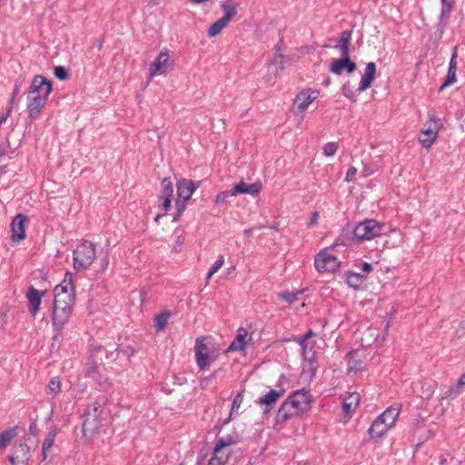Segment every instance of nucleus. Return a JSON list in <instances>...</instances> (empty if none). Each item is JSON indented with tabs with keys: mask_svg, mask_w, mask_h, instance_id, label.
Here are the masks:
<instances>
[{
	"mask_svg": "<svg viewBox=\"0 0 465 465\" xmlns=\"http://www.w3.org/2000/svg\"><path fill=\"white\" fill-rule=\"evenodd\" d=\"M72 312L73 308H69V306L63 307L53 304L52 324L55 331L53 337L54 340H58L62 330L69 322Z\"/></svg>",
	"mask_w": 465,
	"mask_h": 465,
	"instance_id": "obj_3",
	"label": "nucleus"
},
{
	"mask_svg": "<svg viewBox=\"0 0 465 465\" xmlns=\"http://www.w3.org/2000/svg\"><path fill=\"white\" fill-rule=\"evenodd\" d=\"M95 258L94 244L89 241H84L74 251V268L77 271L89 268Z\"/></svg>",
	"mask_w": 465,
	"mask_h": 465,
	"instance_id": "obj_1",
	"label": "nucleus"
},
{
	"mask_svg": "<svg viewBox=\"0 0 465 465\" xmlns=\"http://www.w3.org/2000/svg\"><path fill=\"white\" fill-rule=\"evenodd\" d=\"M47 99L48 96L43 95V97L34 96L31 100H28L26 110L31 120H35L40 115Z\"/></svg>",
	"mask_w": 465,
	"mask_h": 465,
	"instance_id": "obj_18",
	"label": "nucleus"
},
{
	"mask_svg": "<svg viewBox=\"0 0 465 465\" xmlns=\"http://www.w3.org/2000/svg\"><path fill=\"white\" fill-rule=\"evenodd\" d=\"M221 9L223 11L224 15L221 17L227 25L231 21L232 17H234L237 14V10L234 5H228L226 3L221 4Z\"/></svg>",
	"mask_w": 465,
	"mask_h": 465,
	"instance_id": "obj_38",
	"label": "nucleus"
},
{
	"mask_svg": "<svg viewBox=\"0 0 465 465\" xmlns=\"http://www.w3.org/2000/svg\"><path fill=\"white\" fill-rule=\"evenodd\" d=\"M18 435V426L6 429L0 433V450L5 449Z\"/></svg>",
	"mask_w": 465,
	"mask_h": 465,
	"instance_id": "obj_31",
	"label": "nucleus"
},
{
	"mask_svg": "<svg viewBox=\"0 0 465 465\" xmlns=\"http://www.w3.org/2000/svg\"><path fill=\"white\" fill-rule=\"evenodd\" d=\"M360 401V395L357 392L351 393L342 403V411L345 414H351Z\"/></svg>",
	"mask_w": 465,
	"mask_h": 465,
	"instance_id": "obj_33",
	"label": "nucleus"
},
{
	"mask_svg": "<svg viewBox=\"0 0 465 465\" xmlns=\"http://www.w3.org/2000/svg\"><path fill=\"white\" fill-rule=\"evenodd\" d=\"M250 340H252V336L249 335L247 330L243 327H240L226 351H244Z\"/></svg>",
	"mask_w": 465,
	"mask_h": 465,
	"instance_id": "obj_13",
	"label": "nucleus"
},
{
	"mask_svg": "<svg viewBox=\"0 0 465 465\" xmlns=\"http://www.w3.org/2000/svg\"><path fill=\"white\" fill-rule=\"evenodd\" d=\"M316 333L312 330H308L302 336L297 337L295 341L299 342L301 347L308 346L307 341L312 337H315Z\"/></svg>",
	"mask_w": 465,
	"mask_h": 465,
	"instance_id": "obj_57",
	"label": "nucleus"
},
{
	"mask_svg": "<svg viewBox=\"0 0 465 465\" xmlns=\"http://www.w3.org/2000/svg\"><path fill=\"white\" fill-rule=\"evenodd\" d=\"M389 429L390 427L386 425L383 420H381L379 417H377L369 428L368 433L371 440L377 441L389 430Z\"/></svg>",
	"mask_w": 465,
	"mask_h": 465,
	"instance_id": "obj_21",
	"label": "nucleus"
},
{
	"mask_svg": "<svg viewBox=\"0 0 465 465\" xmlns=\"http://www.w3.org/2000/svg\"><path fill=\"white\" fill-rule=\"evenodd\" d=\"M308 346L302 347V356L305 361H308L310 363H312L315 356V351H312L311 348L310 350L307 349Z\"/></svg>",
	"mask_w": 465,
	"mask_h": 465,
	"instance_id": "obj_59",
	"label": "nucleus"
},
{
	"mask_svg": "<svg viewBox=\"0 0 465 465\" xmlns=\"http://www.w3.org/2000/svg\"><path fill=\"white\" fill-rule=\"evenodd\" d=\"M56 434H57V429L55 426H54L48 432V434H47L46 438L45 439L43 445H42L43 460H45L47 458L46 452L54 445Z\"/></svg>",
	"mask_w": 465,
	"mask_h": 465,
	"instance_id": "obj_34",
	"label": "nucleus"
},
{
	"mask_svg": "<svg viewBox=\"0 0 465 465\" xmlns=\"http://www.w3.org/2000/svg\"><path fill=\"white\" fill-rule=\"evenodd\" d=\"M376 64L374 62H370L366 64L365 71L361 76L359 87L357 88L358 93H361L371 86L372 82L376 77Z\"/></svg>",
	"mask_w": 465,
	"mask_h": 465,
	"instance_id": "obj_17",
	"label": "nucleus"
},
{
	"mask_svg": "<svg viewBox=\"0 0 465 465\" xmlns=\"http://www.w3.org/2000/svg\"><path fill=\"white\" fill-rule=\"evenodd\" d=\"M243 392L244 389L239 391L232 400V407H231V416H233L234 413L238 412V409L243 401Z\"/></svg>",
	"mask_w": 465,
	"mask_h": 465,
	"instance_id": "obj_48",
	"label": "nucleus"
},
{
	"mask_svg": "<svg viewBox=\"0 0 465 465\" xmlns=\"http://www.w3.org/2000/svg\"><path fill=\"white\" fill-rule=\"evenodd\" d=\"M338 150V144L337 143H334V142H330V143H327L324 146H323V154L325 156H333L336 152Z\"/></svg>",
	"mask_w": 465,
	"mask_h": 465,
	"instance_id": "obj_56",
	"label": "nucleus"
},
{
	"mask_svg": "<svg viewBox=\"0 0 465 465\" xmlns=\"http://www.w3.org/2000/svg\"><path fill=\"white\" fill-rule=\"evenodd\" d=\"M294 401H298L299 403L303 407V410L307 411L311 409V403L312 401V395L304 389L297 390L291 393Z\"/></svg>",
	"mask_w": 465,
	"mask_h": 465,
	"instance_id": "obj_27",
	"label": "nucleus"
},
{
	"mask_svg": "<svg viewBox=\"0 0 465 465\" xmlns=\"http://www.w3.org/2000/svg\"><path fill=\"white\" fill-rule=\"evenodd\" d=\"M12 454L8 457L11 465L22 463L28 465L30 460V448L22 441H15L11 449Z\"/></svg>",
	"mask_w": 465,
	"mask_h": 465,
	"instance_id": "obj_6",
	"label": "nucleus"
},
{
	"mask_svg": "<svg viewBox=\"0 0 465 465\" xmlns=\"http://www.w3.org/2000/svg\"><path fill=\"white\" fill-rule=\"evenodd\" d=\"M343 278H344L345 282L347 283V285L350 288H352L354 290L361 289L362 284L360 282V281L354 275V272H351V271L346 272L343 275Z\"/></svg>",
	"mask_w": 465,
	"mask_h": 465,
	"instance_id": "obj_39",
	"label": "nucleus"
},
{
	"mask_svg": "<svg viewBox=\"0 0 465 465\" xmlns=\"http://www.w3.org/2000/svg\"><path fill=\"white\" fill-rule=\"evenodd\" d=\"M351 30H344L341 32L340 38L337 40L335 47L350 46L351 40Z\"/></svg>",
	"mask_w": 465,
	"mask_h": 465,
	"instance_id": "obj_44",
	"label": "nucleus"
},
{
	"mask_svg": "<svg viewBox=\"0 0 465 465\" xmlns=\"http://www.w3.org/2000/svg\"><path fill=\"white\" fill-rule=\"evenodd\" d=\"M341 94L346 98L350 99L352 102H356L355 99V91L353 90L350 81L344 83L341 86Z\"/></svg>",
	"mask_w": 465,
	"mask_h": 465,
	"instance_id": "obj_49",
	"label": "nucleus"
},
{
	"mask_svg": "<svg viewBox=\"0 0 465 465\" xmlns=\"http://www.w3.org/2000/svg\"><path fill=\"white\" fill-rule=\"evenodd\" d=\"M429 120L425 123L424 127L429 130L437 129V133L443 127L441 120L434 115V114L429 113Z\"/></svg>",
	"mask_w": 465,
	"mask_h": 465,
	"instance_id": "obj_40",
	"label": "nucleus"
},
{
	"mask_svg": "<svg viewBox=\"0 0 465 465\" xmlns=\"http://www.w3.org/2000/svg\"><path fill=\"white\" fill-rule=\"evenodd\" d=\"M354 233V228H344L336 239V242L344 246H351L356 243H360V239H358Z\"/></svg>",
	"mask_w": 465,
	"mask_h": 465,
	"instance_id": "obj_23",
	"label": "nucleus"
},
{
	"mask_svg": "<svg viewBox=\"0 0 465 465\" xmlns=\"http://www.w3.org/2000/svg\"><path fill=\"white\" fill-rule=\"evenodd\" d=\"M201 182L193 183L192 180L182 178L177 183V198L189 200Z\"/></svg>",
	"mask_w": 465,
	"mask_h": 465,
	"instance_id": "obj_15",
	"label": "nucleus"
},
{
	"mask_svg": "<svg viewBox=\"0 0 465 465\" xmlns=\"http://www.w3.org/2000/svg\"><path fill=\"white\" fill-rule=\"evenodd\" d=\"M101 363L97 360H89V366L85 371V377L92 378L100 385L101 390H107L110 387V383L106 380L102 381V375L98 371V365Z\"/></svg>",
	"mask_w": 465,
	"mask_h": 465,
	"instance_id": "obj_20",
	"label": "nucleus"
},
{
	"mask_svg": "<svg viewBox=\"0 0 465 465\" xmlns=\"http://www.w3.org/2000/svg\"><path fill=\"white\" fill-rule=\"evenodd\" d=\"M354 232L361 242L369 241L385 234V224L373 219L365 220L354 227Z\"/></svg>",
	"mask_w": 465,
	"mask_h": 465,
	"instance_id": "obj_2",
	"label": "nucleus"
},
{
	"mask_svg": "<svg viewBox=\"0 0 465 465\" xmlns=\"http://www.w3.org/2000/svg\"><path fill=\"white\" fill-rule=\"evenodd\" d=\"M420 134L426 135V137L425 138L420 137L419 143L421 144L422 147L429 149L433 144V143L436 141L439 133H437L436 128H434V130H429L424 127L420 131Z\"/></svg>",
	"mask_w": 465,
	"mask_h": 465,
	"instance_id": "obj_29",
	"label": "nucleus"
},
{
	"mask_svg": "<svg viewBox=\"0 0 465 465\" xmlns=\"http://www.w3.org/2000/svg\"><path fill=\"white\" fill-rule=\"evenodd\" d=\"M54 304L63 307L69 306V308H74L75 304V292H69L54 294Z\"/></svg>",
	"mask_w": 465,
	"mask_h": 465,
	"instance_id": "obj_24",
	"label": "nucleus"
},
{
	"mask_svg": "<svg viewBox=\"0 0 465 465\" xmlns=\"http://www.w3.org/2000/svg\"><path fill=\"white\" fill-rule=\"evenodd\" d=\"M462 386L458 385V381L451 385L445 392L444 397L445 398H454L458 396L461 392Z\"/></svg>",
	"mask_w": 465,
	"mask_h": 465,
	"instance_id": "obj_55",
	"label": "nucleus"
},
{
	"mask_svg": "<svg viewBox=\"0 0 465 465\" xmlns=\"http://www.w3.org/2000/svg\"><path fill=\"white\" fill-rule=\"evenodd\" d=\"M456 81H457L456 73L448 71L447 75L444 79V82L439 88V92L443 91L446 87L453 84Z\"/></svg>",
	"mask_w": 465,
	"mask_h": 465,
	"instance_id": "obj_52",
	"label": "nucleus"
},
{
	"mask_svg": "<svg viewBox=\"0 0 465 465\" xmlns=\"http://www.w3.org/2000/svg\"><path fill=\"white\" fill-rule=\"evenodd\" d=\"M293 417H298L292 408L290 407L289 403L284 400L280 408L277 411L275 422L276 423H285L287 420Z\"/></svg>",
	"mask_w": 465,
	"mask_h": 465,
	"instance_id": "obj_22",
	"label": "nucleus"
},
{
	"mask_svg": "<svg viewBox=\"0 0 465 465\" xmlns=\"http://www.w3.org/2000/svg\"><path fill=\"white\" fill-rule=\"evenodd\" d=\"M15 149H11L9 138L6 137L5 141L0 143V159L8 153H14Z\"/></svg>",
	"mask_w": 465,
	"mask_h": 465,
	"instance_id": "obj_54",
	"label": "nucleus"
},
{
	"mask_svg": "<svg viewBox=\"0 0 465 465\" xmlns=\"http://www.w3.org/2000/svg\"><path fill=\"white\" fill-rule=\"evenodd\" d=\"M30 94L41 93L43 95L49 96L53 90V82L41 75H35L30 84Z\"/></svg>",
	"mask_w": 465,
	"mask_h": 465,
	"instance_id": "obj_10",
	"label": "nucleus"
},
{
	"mask_svg": "<svg viewBox=\"0 0 465 465\" xmlns=\"http://www.w3.org/2000/svg\"><path fill=\"white\" fill-rule=\"evenodd\" d=\"M356 174H357V168H356V167H354V166H351V167L348 169L347 173H346V176H345V179H344V180H345L347 183L352 182V181H354V180H355V176H356Z\"/></svg>",
	"mask_w": 465,
	"mask_h": 465,
	"instance_id": "obj_61",
	"label": "nucleus"
},
{
	"mask_svg": "<svg viewBox=\"0 0 465 465\" xmlns=\"http://www.w3.org/2000/svg\"><path fill=\"white\" fill-rule=\"evenodd\" d=\"M50 393L56 395L61 391V381L59 377H53L48 383Z\"/></svg>",
	"mask_w": 465,
	"mask_h": 465,
	"instance_id": "obj_51",
	"label": "nucleus"
},
{
	"mask_svg": "<svg viewBox=\"0 0 465 465\" xmlns=\"http://www.w3.org/2000/svg\"><path fill=\"white\" fill-rule=\"evenodd\" d=\"M400 414V407L391 406L387 408L381 415L378 417L381 420H383L386 425L391 428L397 420Z\"/></svg>",
	"mask_w": 465,
	"mask_h": 465,
	"instance_id": "obj_25",
	"label": "nucleus"
},
{
	"mask_svg": "<svg viewBox=\"0 0 465 465\" xmlns=\"http://www.w3.org/2000/svg\"><path fill=\"white\" fill-rule=\"evenodd\" d=\"M238 442L237 437L233 435H227L224 437H221L217 440L214 448H213V454L218 455L223 449L225 447H229L232 444H235Z\"/></svg>",
	"mask_w": 465,
	"mask_h": 465,
	"instance_id": "obj_30",
	"label": "nucleus"
},
{
	"mask_svg": "<svg viewBox=\"0 0 465 465\" xmlns=\"http://www.w3.org/2000/svg\"><path fill=\"white\" fill-rule=\"evenodd\" d=\"M106 351H112L108 347H104L98 342H92L89 345V360H97V361L103 362V355L106 358Z\"/></svg>",
	"mask_w": 465,
	"mask_h": 465,
	"instance_id": "obj_26",
	"label": "nucleus"
},
{
	"mask_svg": "<svg viewBox=\"0 0 465 465\" xmlns=\"http://www.w3.org/2000/svg\"><path fill=\"white\" fill-rule=\"evenodd\" d=\"M318 219H319V213L315 211L312 213L310 221L307 224V227L308 228L313 227L317 223Z\"/></svg>",
	"mask_w": 465,
	"mask_h": 465,
	"instance_id": "obj_64",
	"label": "nucleus"
},
{
	"mask_svg": "<svg viewBox=\"0 0 465 465\" xmlns=\"http://www.w3.org/2000/svg\"><path fill=\"white\" fill-rule=\"evenodd\" d=\"M314 265L319 272H334L340 267L337 257L330 254L325 249L322 250L314 259Z\"/></svg>",
	"mask_w": 465,
	"mask_h": 465,
	"instance_id": "obj_4",
	"label": "nucleus"
},
{
	"mask_svg": "<svg viewBox=\"0 0 465 465\" xmlns=\"http://www.w3.org/2000/svg\"><path fill=\"white\" fill-rule=\"evenodd\" d=\"M28 221V216L23 213H17L11 223V239L13 242H20L25 238V223Z\"/></svg>",
	"mask_w": 465,
	"mask_h": 465,
	"instance_id": "obj_8",
	"label": "nucleus"
},
{
	"mask_svg": "<svg viewBox=\"0 0 465 465\" xmlns=\"http://www.w3.org/2000/svg\"><path fill=\"white\" fill-rule=\"evenodd\" d=\"M232 196H236V194L232 193V189L221 192L216 195L214 203L216 205H223V204L227 205L230 203L229 198L232 197Z\"/></svg>",
	"mask_w": 465,
	"mask_h": 465,
	"instance_id": "obj_42",
	"label": "nucleus"
},
{
	"mask_svg": "<svg viewBox=\"0 0 465 465\" xmlns=\"http://www.w3.org/2000/svg\"><path fill=\"white\" fill-rule=\"evenodd\" d=\"M188 200L177 198L176 199V211L179 213H183L186 208V203Z\"/></svg>",
	"mask_w": 465,
	"mask_h": 465,
	"instance_id": "obj_63",
	"label": "nucleus"
},
{
	"mask_svg": "<svg viewBox=\"0 0 465 465\" xmlns=\"http://www.w3.org/2000/svg\"><path fill=\"white\" fill-rule=\"evenodd\" d=\"M205 339L204 336L198 337L194 345L195 360L200 370H204L214 361V358L210 355V350L204 342Z\"/></svg>",
	"mask_w": 465,
	"mask_h": 465,
	"instance_id": "obj_5",
	"label": "nucleus"
},
{
	"mask_svg": "<svg viewBox=\"0 0 465 465\" xmlns=\"http://www.w3.org/2000/svg\"><path fill=\"white\" fill-rule=\"evenodd\" d=\"M103 405H104V402L95 401L87 408L84 414H87L90 416H94V414H96V417L100 418V416L103 412Z\"/></svg>",
	"mask_w": 465,
	"mask_h": 465,
	"instance_id": "obj_47",
	"label": "nucleus"
},
{
	"mask_svg": "<svg viewBox=\"0 0 465 465\" xmlns=\"http://www.w3.org/2000/svg\"><path fill=\"white\" fill-rule=\"evenodd\" d=\"M45 292L46 291L37 290L33 285L29 286L26 298L28 300V310L32 315H35L39 311L42 298L45 296Z\"/></svg>",
	"mask_w": 465,
	"mask_h": 465,
	"instance_id": "obj_11",
	"label": "nucleus"
},
{
	"mask_svg": "<svg viewBox=\"0 0 465 465\" xmlns=\"http://www.w3.org/2000/svg\"><path fill=\"white\" fill-rule=\"evenodd\" d=\"M54 74L58 80L61 81H64L69 78L68 70L63 65L54 66Z\"/></svg>",
	"mask_w": 465,
	"mask_h": 465,
	"instance_id": "obj_50",
	"label": "nucleus"
},
{
	"mask_svg": "<svg viewBox=\"0 0 465 465\" xmlns=\"http://www.w3.org/2000/svg\"><path fill=\"white\" fill-rule=\"evenodd\" d=\"M312 104V99L307 95L304 91L298 94L294 99V106L296 107L297 113L304 112L308 106Z\"/></svg>",
	"mask_w": 465,
	"mask_h": 465,
	"instance_id": "obj_32",
	"label": "nucleus"
},
{
	"mask_svg": "<svg viewBox=\"0 0 465 465\" xmlns=\"http://www.w3.org/2000/svg\"><path fill=\"white\" fill-rule=\"evenodd\" d=\"M262 191V183L256 182L251 184H247L243 181L236 183L232 189V193L239 194H250L252 196H257Z\"/></svg>",
	"mask_w": 465,
	"mask_h": 465,
	"instance_id": "obj_19",
	"label": "nucleus"
},
{
	"mask_svg": "<svg viewBox=\"0 0 465 465\" xmlns=\"http://www.w3.org/2000/svg\"><path fill=\"white\" fill-rule=\"evenodd\" d=\"M457 49H458L457 45H455L452 49V54H451V57H450V60L449 63V68H448L449 72H454V73L457 72V64H458V63H457V57H458Z\"/></svg>",
	"mask_w": 465,
	"mask_h": 465,
	"instance_id": "obj_58",
	"label": "nucleus"
},
{
	"mask_svg": "<svg viewBox=\"0 0 465 465\" xmlns=\"http://www.w3.org/2000/svg\"><path fill=\"white\" fill-rule=\"evenodd\" d=\"M221 371H223V368H219L218 370H215L213 372H212L209 376L203 378L200 381L201 386L203 388L206 387L209 384V381L214 379Z\"/></svg>",
	"mask_w": 465,
	"mask_h": 465,
	"instance_id": "obj_60",
	"label": "nucleus"
},
{
	"mask_svg": "<svg viewBox=\"0 0 465 465\" xmlns=\"http://www.w3.org/2000/svg\"><path fill=\"white\" fill-rule=\"evenodd\" d=\"M169 59L170 57L168 52L166 50L161 51L154 62L150 66V75L154 76L166 74L171 65Z\"/></svg>",
	"mask_w": 465,
	"mask_h": 465,
	"instance_id": "obj_9",
	"label": "nucleus"
},
{
	"mask_svg": "<svg viewBox=\"0 0 465 465\" xmlns=\"http://www.w3.org/2000/svg\"><path fill=\"white\" fill-rule=\"evenodd\" d=\"M25 83V75H23V74L18 75L17 78L15 81L14 89H13V93H12V97H11V101H10L11 104H13V102L15 99V97L20 94L21 88L23 87Z\"/></svg>",
	"mask_w": 465,
	"mask_h": 465,
	"instance_id": "obj_45",
	"label": "nucleus"
},
{
	"mask_svg": "<svg viewBox=\"0 0 465 465\" xmlns=\"http://www.w3.org/2000/svg\"><path fill=\"white\" fill-rule=\"evenodd\" d=\"M303 291H297V292H280L278 294L279 298L284 302H286L289 304H292L296 301H298V296L302 294Z\"/></svg>",
	"mask_w": 465,
	"mask_h": 465,
	"instance_id": "obj_43",
	"label": "nucleus"
},
{
	"mask_svg": "<svg viewBox=\"0 0 465 465\" xmlns=\"http://www.w3.org/2000/svg\"><path fill=\"white\" fill-rule=\"evenodd\" d=\"M69 292H75V287L73 283V274L70 272H66L64 281L60 284L55 286L54 293L58 294Z\"/></svg>",
	"mask_w": 465,
	"mask_h": 465,
	"instance_id": "obj_28",
	"label": "nucleus"
},
{
	"mask_svg": "<svg viewBox=\"0 0 465 465\" xmlns=\"http://www.w3.org/2000/svg\"><path fill=\"white\" fill-rule=\"evenodd\" d=\"M284 389L271 390L268 392H266L263 396L258 398L255 401L257 404L263 406L262 414L264 416H267L271 412L276 402L284 394Z\"/></svg>",
	"mask_w": 465,
	"mask_h": 465,
	"instance_id": "obj_7",
	"label": "nucleus"
},
{
	"mask_svg": "<svg viewBox=\"0 0 465 465\" xmlns=\"http://www.w3.org/2000/svg\"><path fill=\"white\" fill-rule=\"evenodd\" d=\"M357 68L356 64L351 60V58L341 57L339 59H333L330 65V72L340 75L342 71H346L348 74L353 73Z\"/></svg>",
	"mask_w": 465,
	"mask_h": 465,
	"instance_id": "obj_12",
	"label": "nucleus"
},
{
	"mask_svg": "<svg viewBox=\"0 0 465 465\" xmlns=\"http://www.w3.org/2000/svg\"><path fill=\"white\" fill-rule=\"evenodd\" d=\"M441 1V10H440V22L448 21L450 13L454 6V1L453 0H440Z\"/></svg>",
	"mask_w": 465,
	"mask_h": 465,
	"instance_id": "obj_37",
	"label": "nucleus"
},
{
	"mask_svg": "<svg viewBox=\"0 0 465 465\" xmlns=\"http://www.w3.org/2000/svg\"><path fill=\"white\" fill-rule=\"evenodd\" d=\"M173 185L170 178H163L161 183V193L159 198H173Z\"/></svg>",
	"mask_w": 465,
	"mask_h": 465,
	"instance_id": "obj_36",
	"label": "nucleus"
},
{
	"mask_svg": "<svg viewBox=\"0 0 465 465\" xmlns=\"http://www.w3.org/2000/svg\"><path fill=\"white\" fill-rule=\"evenodd\" d=\"M101 427V420L96 417V414L90 416L84 414V420L82 425V432L84 437L91 438L94 433L98 432Z\"/></svg>",
	"mask_w": 465,
	"mask_h": 465,
	"instance_id": "obj_16",
	"label": "nucleus"
},
{
	"mask_svg": "<svg viewBox=\"0 0 465 465\" xmlns=\"http://www.w3.org/2000/svg\"><path fill=\"white\" fill-rule=\"evenodd\" d=\"M135 353L136 350L130 345L116 344L112 351H106V359L114 361L123 356L130 361L131 357Z\"/></svg>",
	"mask_w": 465,
	"mask_h": 465,
	"instance_id": "obj_14",
	"label": "nucleus"
},
{
	"mask_svg": "<svg viewBox=\"0 0 465 465\" xmlns=\"http://www.w3.org/2000/svg\"><path fill=\"white\" fill-rule=\"evenodd\" d=\"M159 200L163 201L162 203L160 204V207L166 213L171 208V203H172L173 198L163 197V198H159Z\"/></svg>",
	"mask_w": 465,
	"mask_h": 465,
	"instance_id": "obj_62",
	"label": "nucleus"
},
{
	"mask_svg": "<svg viewBox=\"0 0 465 465\" xmlns=\"http://www.w3.org/2000/svg\"><path fill=\"white\" fill-rule=\"evenodd\" d=\"M223 263H224V258L223 255H220V257L216 260V262L213 263V265L211 267L210 271L208 272L206 279L207 280L211 279V277L222 268Z\"/></svg>",
	"mask_w": 465,
	"mask_h": 465,
	"instance_id": "obj_53",
	"label": "nucleus"
},
{
	"mask_svg": "<svg viewBox=\"0 0 465 465\" xmlns=\"http://www.w3.org/2000/svg\"><path fill=\"white\" fill-rule=\"evenodd\" d=\"M170 316L171 312L169 311H164L160 314L155 315L154 327L157 332L163 331L165 328Z\"/></svg>",
	"mask_w": 465,
	"mask_h": 465,
	"instance_id": "obj_35",
	"label": "nucleus"
},
{
	"mask_svg": "<svg viewBox=\"0 0 465 465\" xmlns=\"http://www.w3.org/2000/svg\"><path fill=\"white\" fill-rule=\"evenodd\" d=\"M285 400L289 403L290 407L292 408L294 413H296L297 416H301L304 412H307V410H303V407L299 403L298 401H294V398L292 394H290Z\"/></svg>",
	"mask_w": 465,
	"mask_h": 465,
	"instance_id": "obj_46",
	"label": "nucleus"
},
{
	"mask_svg": "<svg viewBox=\"0 0 465 465\" xmlns=\"http://www.w3.org/2000/svg\"><path fill=\"white\" fill-rule=\"evenodd\" d=\"M227 26V24L219 18L217 21H215L208 29L207 34L210 37H214L218 35L221 31Z\"/></svg>",
	"mask_w": 465,
	"mask_h": 465,
	"instance_id": "obj_41",
	"label": "nucleus"
}]
</instances>
